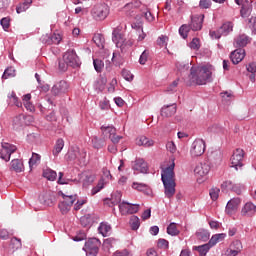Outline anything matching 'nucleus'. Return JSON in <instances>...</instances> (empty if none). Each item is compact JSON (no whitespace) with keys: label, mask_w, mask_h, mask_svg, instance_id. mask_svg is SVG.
I'll use <instances>...</instances> for the list:
<instances>
[{"label":"nucleus","mask_w":256,"mask_h":256,"mask_svg":"<svg viewBox=\"0 0 256 256\" xmlns=\"http://www.w3.org/2000/svg\"><path fill=\"white\" fill-rule=\"evenodd\" d=\"M174 170H175V163H172L170 166L165 168L161 174L162 183L164 185V193L168 199H171V197L175 195V187L177 184L175 183Z\"/></svg>","instance_id":"f257e3e1"},{"label":"nucleus","mask_w":256,"mask_h":256,"mask_svg":"<svg viewBox=\"0 0 256 256\" xmlns=\"http://www.w3.org/2000/svg\"><path fill=\"white\" fill-rule=\"evenodd\" d=\"M211 70L207 66H192L189 80L194 85H207L211 81Z\"/></svg>","instance_id":"f03ea898"},{"label":"nucleus","mask_w":256,"mask_h":256,"mask_svg":"<svg viewBox=\"0 0 256 256\" xmlns=\"http://www.w3.org/2000/svg\"><path fill=\"white\" fill-rule=\"evenodd\" d=\"M59 197H62V201L59 203L58 207L62 213V215H67L69 211H71V207H73V203L77 201V195L73 194H65L63 191L58 192Z\"/></svg>","instance_id":"7ed1b4c3"},{"label":"nucleus","mask_w":256,"mask_h":256,"mask_svg":"<svg viewBox=\"0 0 256 256\" xmlns=\"http://www.w3.org/2000/svg\"><path fill=\"white\" fill-rule=\"evenodd\" d=\"M66 156L69 161H76L82 167L87 165V151H85V149H79V147L73 148Z\"/></svg>","instance_id":"20e7f679"},{"label":"nucleus","mask_w":256,"mask_h":256,"mask_svg":"<svg viewBox=\"0 0 256 256\" xmlns=\"http://www.w3.org/2000/svg\"><path fill=\"white\" fill-rule=\"evenodd\" d=\"M101 247V241L97 238H90L85 242L83 251L87 256H97Z\"/></svg>","instance_id":"39448f33"},{"label":"nucleus","mask_w":256,"mask_h":256,"mask_svg":"<svg viewBox=\"0 0 256 256\" xmlns=\"http://www.w3.org/2000/svg\"><path fill=\"white\" fill-rule=\"evenodd\" d=\"M92 15L97 21L107 19V15H109V6L105 3L96 4L92 9Z\"/></svg>","instance_id":"423d86ee"},{"label":"nucleus","mask_w":256,"mask_h":256,"mask_svg":"<svg viewBox=\"0 0 256 256\" xmlns=\"http://www.w3.org/2000/svg\"><path fill=\"white\" fill-rule=\"evenodd\" d=\"M63 59L68 63L69 67H73L74 69L81 66V60L77 56V52L73 49L66 51Z\"/></svg>","instance_id":"0eeeda50"},{"label":"nucleus","mask_w":256,"mask_h":256,"mask_svg":"<svg viewBox=\"0 0 256 256\" xmlns=\"http://www.w3.org/2000/svg\"><path fill=\"white\" fill-rule=\"evenodd\" d=\"M205 140L204 139H196L190 149L191 157H201L203 153H205Z\"/></svg>","instance_id":"6e6552de"},{"label":"nucleus","mask_w":256,"mask_h":256,"mask_svg":"<svg viewBox=\"0 0 256 256\" xmlns=\"http://www.w3.org/2000/svg\"><path fill=\"white\" fill-rule=\"evenodd\" d=\"M17 151V146L7 142L2 143V149L0 150V158L4 161H11V155Z\"/></svg>","instance_id":"1a4fd4ad"},{"label":"nucleus","mask_w":256,"mask_h":256,"mask_svg":"<svg viewBox=\"0 0 256 256\" xmlns=\"http://www.w3.org/2000/svg\"><path fill=\"white\" fill-rule=\"evenodd\" d=\"M243 157H245V153L243 149H236L231 157V167H234L236 171L243 167Z\"/></svg>","instance_id":"9d476101"},{"label":"nucleus","mask_w":256,"mask_h":256,"mask_svg":"<svg viewBox=\"0 0 256 256\" xmlns=\"http://www.w3.org/2000/svg\"><path fill=\"white\" fill-rule=\"evenodd\" d=\"M203 21H205V14H196L191 16V22L188 24L190 30L201 31L203 29Z\"/></svg>","instance_id":"9b49d317"},{"label":"nucleus","mask_w":256,"mask_h":256,"mask_svg":"<svg viewBox=\"0 0 256 256\" xmlns=\"http://www.w3.org/2000/svg\"><path fill=\"white\" fill-rule=\"evenodd\" d=\"M112 41L115 43L116 47H123V42L125 41V34H123V27L118 26L112 31Z\"/></svg>","instance_id":"f8f14e48"},{"label":"nucleus","mask_w":256,"mask_h":256,"mask_svg":"<svg viewBox=\"0 0 256 256\" xmlns=\"http://www.w3.org/2000/svg\"><path fill=\"white\" fill-rule=\"evenodd\" d=\"M67 91H69V83L65 80H60L51 89V93L55 97L63 95V93H67Z\"/></svg>","instance_id":"ddd939ff"},{"label":"nucleus","mask_w":256,"mask_h":256,"mask_svg":"<svg viewBox=\"0 0 256 256\" xmlns=\"http://www.w3.org/2000/svg\"><path fill=\"white\" fill-rule=\"evenodd\" d=\"M40 201L43 205H46V207H53V205L57 203V196H55L54 192H45L40 196Z\"/></svg>","instance_id":"4468645a"},{"label":"nucleus","mask_w":256,"mask_h":256,"mask_svg":"<svg viewBox=\"0 0 256 256\" xmlns=\"http://www.w3.org/2000/svg\"><path fill=\"white\" fill-rule=\"evenodd\" d=\"M230 59L233 65H239L243 59H245V49L238 48L231 52Z\"/></svg>","instance_id":"2eb2a0df"},{"label":"nucleus","mask_w":256,"mask_h":256,"mask_svg":"<svg viewBox=\"0 0 256 256\" xmlns=\"http://www.w3.org/2000/svg\"><path fill=\"white\" fill-rule=\"evenodd\" d=\"M132 169L134 171H139L140 173H148L149 166L147 165V162L143 160V158H137L132 165Z\"/></svg>","instance_id":"dca6fc26"},{"label":"nucleus","mask_w":256,"mask_h":256,"mask_svg":"<svg viewBox=\"0 0 256 256\" xmlns=\"http://www.w3.org/2000/svg\"><path fill=\"white\" fill-rule=\"evenodd\" d=\"M210 171L211 165L209 163H200L196 165L194 169L195 175H198L199 177H205V175H209Z\"/></svg>","instance_id":"f3484780"},{"label":"nucleus","mask_w":256,"mask_h":256,"mask_svg":"<svg viewBox=\"0 0 256 256\" xmlns=\"http://www.w3.org/2000/svg\"><path fill=\"white\" fill-rule=\"evenodd\" d=\"M239 205H241L240 198H233L231 199L226 205V213L227 215H233L237 209H239Z\"/></svg>","instance_id":"a211bd4d"},{"label":"nucleus","mask_w":256,"mask_h":256,"mask_svg":"<svg viewBox=\"0 0 256 256\" xmlns=\"http://www.w3.org/2000/svg\"><path fill=\"white\" fill-rule=\"evenodd\" d=\"M177 113V104L173 103L170 105H165L161 108L162 117H173Z\"/></svg>","instance_id":"6ab92c4d"},{"label":"nucleus","mask_w":256,"mask_h":256,"mask_svg":"<svg viewBox=\"0 0 256 256\" xmlns=\"http://www.w3.org/2000/svg\"><path fill=\"white\" fill-rule=\"evenodd\" d=\"M251 43V38L245 34H241L234 40V47H238L239 49L243 47H247Z\"/></svg>","instance_id":"aec40b11"},{"label":"nucleus","mask_w":256,"mask_h":256,"mask_svg":"<svg viewBox=\"0 0 256 256\" xmlns=\"http://www.w3.org/2000/svg\"><path fill=\"white\" fill-rule=\"evenodd\" d=\"M132 189L144 193V195H151L153 193L151 187L145 183L133 182Z\"/></svg>","instance_id":"412c9836"},{"label":"nucleus","mask_w":256,"mask_h":256,"mask_svg":"<svg viewBox=\"0 0 256 256\" xmlns=\"http://www.w3.org/2000/svg\"><path fill=\"white\" fill-rule=\"evenodd\" d=\"M243 217H253L256 213V206L252 202H247L241 211Z\"/></svg>","instance_id":"4be33fe9"},{"label":"nucleus","mask_w":256,"mask_h":256,"mask_svg":"<svg viewBox=\"0 0 256 256\" xmlns=\"http://www.w3.org/2000/svg\"><path fill=\"white\" fill-rule=\"evenodd\" d=\"M233 27L234 24L231 21H227L225 23L222 24V26L219 29L222 37H227V35H229V33H233Z\"/></svg>","instance_id":"5701e85b"},{"label":"nucleus","mask_w":256,"mask_h":256,"mask_svg":"<svg viewBox=\"0 0 256 256\" xmlns=\"http://www.w3.org/2000/svg\"><path fill=\"white\" fill-rule=\"evenodd\" d=\"M136 145L139 147H153V145H155V141L147 138V136H140L136 139Z\"/></svg>","instance_id":"b1692460"},{"label":"nucleus","mask_w":256,"mask_h":256,"mask_svg":"<svg viewBox=\"0 0 256 256\" xmlns=\"http://www.w3.org/2000/svg\"><path fill=\"white\" fill-rule=\"evenodd\" d=\"M251 11H253V6L251 5V2L245 1L244 4H242L240 15L245 19L251 15Z\"/></svg>","instance_id":"393cba45"},{"label":"nucleus","mask_w":256,"mask_h":256,"mask_svg":"<svg viewBox=\"0 0 256 256\" xmlns=\"http://www.w3.org/2000/svg\"><path fill=\"white\" fill-rule=\"evenodd\" d=\"M11 169H13L15 173H23V171H25V166H23V161H21L20 159L12 160Z\"/></svg>","instance_id":"a878e982"},{"label":"nucleus","mask_w":256,"mask_h":256,"mask_svg":"<svg viewBox=\"0 0 256 256\" xmlns=\"http://www.w3.org/2000/svg\"><path fill=\"white\" fill-rule=\"evenodd\" d=\"M64 147H65V141L62 138H59L54 145V149L52 150V154L54 155V157H57L59 153L63 151Z\"/></svg>","instance_id":"bb28decb"},{"label":"nucleus","mask_w":256,"mask_h":256,"mask_svg":"<svg viewBox=\"0 0 256 256\" xmlns=\"http://www.w3.org/2000/svg\"><path fill=\"white\" fill-rule=\"evenodd\" d=\"M98 232L103 237L109 236V233H111V225L107 224V222L100 223V225L98 227Z\"/></svg>","instance_id":"cd10ccee"},{"label":"nucleus","mask_w":256,"mask_h":256,"mask_svg":"<svg viewBox=\"0 0 256 256\" xmlns=\"http://www.w3.org/2000/svg\"><path fill=\"white\" fill-rule=\"evenodd\" d=\"M101 131L103 133V135L105 137H112L113 135H115V133H117V129H115V127L113 126H101Z\"/></svg>","instance_id":"c85d7f7f"},{"label":"nucleus","mask_w":256,"mask_h":256,"mask_svg":"<svg viewBox=\"0 0 256 256\" xmlns=\"http://www.w3.org/2000/svg\"><path fill=\"white\" fill-rule=\"evenodd\" d=\"M129 225L132 231H137V229L141 227V221L139 220V217L132 215L129 220Z\"/></svg>","instance_id":"c756f323"},{"label":"nucleus","mask_w":256,"mask_h":256,"mask_svg":"<svg viewBox=\"0 0 256 256\" xmlns=\"http://www.w3.org/2000/svg\"><path fill=\"white\" fill-rule=\"evenodd\" d=\"M24 124H25V115L23 114L16 116L13 120L14 129H19L20 127H23Z\"/></svg>","instance_id":"7c9ffc66"},{"label":"nucleus","mask_w":256,"mask_h":256,"mask_svg":"<svg viewBox=\"0 0 256 256\" xmlns=\"http://www.w3.org/2000/svg\"><path fill=\"white\" fill-rule=\"evenodd\" d=\"M167 233L172 237H177V235H179L180 233L179 229H177V223L175 222L170 223L167 227Z\"/></svg>","instance_id":"2f4dec72"},{"label":"nucleus","mask_w":256,"mask_h":256,"mask_svg":"<svg viewBox=\"0 0 256 256\" xmlns=\"http://www.w3.org/2000/svg\"><path fill=\"white\" fill-rule=\"evenodd\" d=\"M33 3V0H24L23 3L19 4L16 7V12L19 13H24V11L26 9H28L29 7H31V4Z\"/></svg>","instance_id":"473e14b6"},{"label":"nucleus","mask_w":256,"mask_h":256,"mask_svg":"<svg viewBox=\"0 0 256 256\" xmlns=\"http://www.w3.org/2000/svg\"><path fill=\"white\" fill-rule=\"evenodd\" d=\"M43 177L48 181H55L57 179V172L52 169H46L43 171Z\"/></svg>","instance_id":"72a5a7b5"},{"label":"nucleus","mask_w":256,"mask_h":256,"mask_svg":"<svg viewBox=\"0 0 256 256\" xmlns=\"http://www.w3.org/2000/svg\"><path fill=\"white\" fill-rule=\"evenodd\" d=\"M211 247L213 246L208 242L206 244L196 247V250L201 256H205L207 255V253H209V249H211Z\"/></svg>","instance_id":"f704fd0d"},{"label":"nucleus","mask_w":256,"mask_h":256,"mask_svg":"<svg viewBox=\"0 0 256 256\" xmlns=\"http://www.w3.org/2000/svg\"><path fill=\"white\" fill-rule=\"evenodd\" d=\"M189 31H191V27L187 24H183L179 28L180 37H182V39H187V37H189Z\"/></svg>","instance_id":"c9c22d12"},{"label":"nucleus","mask_w":256,"mask_h":256,"mask_svg":"<svg viewBox=\"0 0 256 256\" xmlns=\"http://www.w3.org/2000/svg\"><path fill=\"white\" fill-rule=\"evenodd\" d=\"M92 144L94 149H101L105 145V140L98 138L97 136H94L92 138Z\"/></svg>","instance_id":"e433bc0d"},{"label":"nucleus","mask_w":256,"mask_h":256,"mask_svg":"<svg viewBox=\"0 0 256 256\" xmlns=\"http://www.w3.org/2000/svg\"><path fill=\"white\" fill-rule=\"evenodd\" d=\"M93 65H94V69H95V71H97V73H101L103 71V68L105 67V63L101 59H94Z\"/></svg>","instance_id":"4c0bfd02"},{"label":"nucleus","mask_w":256,"mask_h":256,"mask_svg":"<svg viewBox=\"0 0 256 256\" xmlns=\"http://www.w3.org/2000/svg\"><path fill=\"white\" fill-rule=\"evenodd\" d=\"M21 239H18L16 237L12 238L10 241V249H13V251H17V249H21Z\"/></svg>","instance_id":"58836bf2"},{"label":"nucleus","mask_w":256,"mask_h":256,"mask_svg":"<svg viewBox=\"0 0 256 256\" xmlns=\"http://www.w3.org/2000/svg\"><path fill=\"white\" fill-rule=\"evenodd\" d=\"M196 237L200 241H209L210 235L209 232H207V230H199L198 232H196Z\"/></svg>","instance_id":"ea45409f"},{"label":"nucleus","mask_w":256,"mask_h":256,"mask_svg":"<svg viewBox=\"0 0 256 256\" xmlns=\"http://www.w3.org/2000/svg\"><path fill=\"white\" fill-rule=\"evenodd\" d=\"M41 161V155L37 153H32V157L29 159V167L33 169L34 165H37Z\"/></svg>","instance_id":"a19ab883"},{"label":"nucleus","mask_w":256,"mask_h":256,"mask_svg":"<svg viewBox=\"0 0 256 256\" xmlns=\"http://www.w3.org/2000/svg\"><path fill=\"white\" fill-rule=\"evenodd\" d=\"M137 7H139V2H131V3H127L125 6H124V9L125 11H129V9L131 10L130 12H128L127 14L128 15H133V13H135V9H137Z\"/></svg>","instance_id":"79ce46f5"},{"label":"nucleus","mask_w":256,"mask_h":256,"mask_svg":"<svg viewBox=\"0 0 256 256\" xmlns=\"http://www.w3.org/2000/svg\"><path fill=\"white\" fill-rule=\"evenodd\" d=\"M230 248L237 251V253H241V251H243V244L241 243V240H235L231 243Z\"/></svg>","instance_id":"37998d69"},{"label":"nucleus","mask_w":256,"mask_h":256,"mask_svg":"<svg viewBox=\"0 0 256 256\" xmlns=\"http://www.w3.org/2000/svg\"><path fill=\"white\" fill-rule=\"evenodd\" d=\"M132 45H135V40L133 39H125L122 43V47H119L118 49H121V51H126V49L131 48Z\"/></svg>","instance_id":"c03bdc74"},{"label":"nucleus","mask_w":256,"mask_h":256,"mask_svg":"<svg viewBox=\"0 0 256 256\" xmlns=\"http://www.w3.org/2000/svg\"><path fill=\"white\" fill-rule=\"evenodd\" d=\"M95 181V175L93 174H86L84 179H83V187H89L91 183Z\"/></svg>","instance_id":"a18cd8bd"},{"label":"nucleus","mask_w":256,"mask_h":256,"mask_svg":"<svg viewBox=\"0 0 256 256\" xmlns=\"http://www.w3.org/2000/svg\"><path fill=\"white\" fill-rule=\"evenodd\" d=\"M9 77H15V68L8 67L5 69L2 79H9Z\"/></svg>","instance_id":"49530a36"},{"label":"nucleus","mask_w":256,"mask_h":256,"mask_svg":"<svg viewBox=\"0 0 256 256\" xmlns=\"http://www.w3.org/2000/svg\"><path fill=\"white\" fill-rule=\"evenodd\" d=\"M119 209L122 215H129V202L123 201L120 203Z\"/></svg>","instance_id":"de8ad7c7"},{"label":"nucleus","mask_w":256,"mask_h":256,"mask_svg":"<svg viewBox=\"0 0 256 256\" xmlns=\"http://www.w3.org/2000/svg\"><path fill=\"white\" fill-rule=\"evenodd\" d=\"M219 193H221V190L217 187L212 188L209 192V195L212 199V201H217L219 199Z\"/></svg>","instance_id":"09e8293b"},{"label":"nucleus","mask_w":256,"mask_h":256,"mask_svg":"<svg viewBox=\"0 0 256 256\" xmlns=\"http://www.w3.org/2000/svg\"><path fill=\"white\" fill-rule=\"evenodd\" d=\"M233 182L226 180L221 184V190L222 191H231L233 189Z\"/></svg>","instance_id":"8fccbe9b"},{"label":"nucleus","mask_w":256,"mask_h":256,"mask_svg":"<svg viewBox=\"0 0 256 256\" xmlns=\"http://www.w3.org/2000/svg\"><path fill=\"white\" fill-rule=\"evenodd\" d=\"M139 213V204H128V215Z\"/></svg>","instance_id":"3c124183"},{"label":"nucleus","mask_w":256,"mask_h":256,"mask_svg":"<svg viewBox=\"0 0 256 256\" xmlns=\"http://www.w3.org/2000/svg\"><path fill=\"white\" fill-rule=\"evenodd\" d=\"M68 67H69V63H67V61H65L64 58H63V60H58L59 71L65 72V71H67Z\"/></svg>","instance_id":"603ef678"},{"label":"nucleus","mask_w":256,"mask_h":256,"mask_svg":"<svg viewBox=\"0 0 256 256\" xmlns=\"http://www.w3.org/2000/svg\"><path fill=\"white\" fill-rule=\"evenodd\" d=\"M10 21L11 20L7 17H4L1 19L0 25H2V28L4 29V31H7V29H9V27H11Z\"/></svg>","instance_id":"864d4df0"},{"label":"nucleus","mask_w":256,"mask_h":256,"mask_svg":"<svg viewBox=\"0 0 256 256\" xmlns=\"http://www.w3.org/2000/svg\"><path fill=\"white\" fill-rule=\"evenodd\" d=\"M149 57V51L144 50L143 53L140 55L139 63L140 65H145L147 63V58Z\"/></svg>","instance_id":"5fc2aeb1"},{"label":"nucleus","mask_w":256,"mask_h":256,"mask_svg":"<svg viewBox=\"0 0 256 256\" xmlns=\"http://www.w3.org/2000/svg\"><path fill=\"white\" fill-rule=\"evenodd\" d=\"M122 77L125 79V81H133V74H131V71L127 69L122 70Z\"/></svg>","instance_id":"6e6d98bb"},{"label":"nucleus","mask_w":256,"mask_h":256,"mask_svg":"<svg viewBox=\"0 0 256 256\" xmlns=\"http://www.w3.org/2000/svg\"><path fill=\"white\" fill-rule=\"evenodd\" d=\"M158 247H159V249H169V241H167L163 238H160L158 240Z\"/></svg>","instance_id":"4d7b16f0"},{"label":"nucleus","mask_w":256,"mask_h":256,"mask_svg":"<svg viewBox=\"0 0 256 256\" xmlns=\"http://www.w3.org/2000/svg\"><path fill=\"white\" fill-rule=\"evenodd\" d=\"M199 7H200V9H210L211 8V0H200Z\"/></svg>","instance_id":"13d9d810"},{"label":"nucleus","mask_w":256,"mask_h":256,"mask_svg":"<svg viewBox=\"0 0 256 256\" xmlns=\"http://www.w3.org/2000/svg\"><path fill=\"white\" fill-rule=\"evenodd\" d=\"M10 98H12V101H13L14 105H16V107H23V104L21 103V101H19V98L17 97L15 92L11 93Z\"/></svg>","instance_id":"bf43d9fd"},{"label":"nucleus","mask_w":256,"mask_h":256,"mask_svg":"<svg viewBox=\"0 0 256 256\" xmlns=\"http://www.w3.org/2000/svg\"><path fill=\"white\" fill-rule=\"evenodd\" d=\"M42 43H45V45H53V38L51 37V35H44L42 36Z\"/></svg>","instance_id":"052dcab7"},{"label":"nucleus","mask_w":256,"mask_h":256,"mask_svg":"<svg viewBox=\"0 0 256 256\" xmlns=\"http://www.w3.org/2000/svg\"><path fill=\"white\" fill-rule=\"evenodd\" d=\"M231 191L236 193V195H241V193L243 192V186H241L240 184H233Z\"/></svg>","instance_id":"680f3d73"},{"label":"nucleus","mask_w":256,"mask_h":256,"mask_svg":"<svg viewBox=\"0 0 256 256\" xmlns=\"http://www.w3.org/2000/svg\"><path fill=\"white\" fill-rule=\"evenodd\" d=\"M210 37L212 39H221L223 37V34H221V30H216V31H210Z\"/></svg>","instance_id":"e2e57ef3"},{"label":"nucleus","mask_w":256,"mask_h":256,"mask_svg":"<svg viewBox=\"0 0 256 256\" xmlns=\"http://www.w3.org/2000/svg\"><path fill=\"white\" fill-rule=\"evenodd\" d=\"M209 130L212 133H221V131H223V127H221L219 124H214L209 128Z\"/></svg>","instance_id":"0e129e2a"},{"label":"nucleus","mask_w":256,"mask_h":256,"mask_svg":"<svg viewBox=\"0 0 256 256\" xmlns=\"http://www.w3.org/2000/svg\"><path fill=\"white\" fill-rule=\"evenodd\" d=\"M9 7V0H0V13H3Z\"/></svg>","instance_id":"69168bd1"},{"label":"nucleus","mask_w":256,"mask_h":256,"mask_svg":"<svg viewBox=\"0 0 256 256\" xmlns=\"http://www.w3.org/2000/svg\"><path fill=\"white\" fill-rule=\"evenodd\" d=\"M191 49H199V39L198 38H193L191 43H190Z\"/></svg>","instance_id":"338daca9"},{"label":"nucleus","mask_w":256,"mask_h":256,"mask_svg":"<svg viewBox=\"0 0 256 256\" xmlns=\"http://www.w3.org/2000/svg\"><path fill=\"white\" fill-rule=\"evenodd\" d=\"M246 69L248 73H256V64L252 62L249 66H246Z\"/></svg>","instance_id":"774afa93"}]
</instances>
